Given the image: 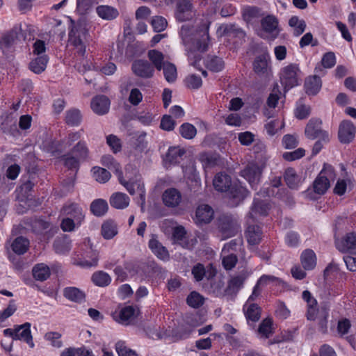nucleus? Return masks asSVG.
Here are the masks:
<instances>
[{"mask_svg":"<svg viewBox=\"0 0 356 356\" xmlns=\"http://www.w3.org/2000/svg\"><path fill=\"white\" fill-rule=\"evenodd\" d=\"M179 134L186 139H193L197 134V129L195 126L190 123H184L179 128Z\"/></svg>","mask_w":356,"mask_h":356,"instance_id":"nucleus-51","label":"nucleus"},{"mask_svg":"<svg viewBox=\"0 0 356 356\" xmlns=\"http://www.w3.org/2000/svg\"><path fill=\"white\" fill-rule=\"evenodd\" d=\"M335 244L340 252H352L356 250V234L348 233L341 239L336 240Z\"/></svg>","mask_w":356,"mask_h":356,"instance_id":"nucleus-13","label":"nucleus"},{"mask_svg":"<svg viewBox=\"0 0 356 356\" xmlns=\"http://www.w3.org/2000/svg\"><path fill=\"white\" fill-rule=\"evenodd\" d=\"M218 221L222 239L233 237L240 232V225L236 219L231 215H222Z\"/></svg>","mask_w":356,"mask_h":356,"instance_id":"nucleus-4","label":"nucleus"},{"mask_svg":"<svg viewBox=\"0 0 356 356\" xmlns=\"http://www.w3.org/2000/svg\"><path fill=\"white\" fill-rule=\"evenodd\" d=\"M135 310L133 307L127 306L122 308L118 314V319H116L121 324L128 325L130 319L134 316Z\"/></svg>","mask_w":356,"mask_h":356,"instance_id":"nucleus-46","label":"nucleus"},{"mask_svg":"<svg viewBox=\"0 0 356 356\" xmlns=\"http://www.w3.org/2000/svg\"><path fill=\"white\" fill-rule=\"evenodd\" d=\"M224 32L229 37H238L242 38L245 36V33L239 27L234 24H230L225 27Z\"/></svg>","mask_w":356,"mask_h":356,"instance_id":"nucleus-63","label":"nucleus"},{"mask_svg":"<svg viewBox=\"0 0 356 356\" xmlns=\"http://www.w3.org/2000/svg\"><path fill=\"white\" fill-rule=\"evenodd\" d=\"M17 39V31L16 29L10 30L1 36L0 39V49L3 52L9 50Z\"/></svg>","mask_w":356,"mask_h":356,"instance_id":"nucleus-25","label":"nucleus"},{"mask_svg":"<svg viewBox=\"0 0 356 356\" xmlns=\"http://www.w3.org/2000/svg\"><path fill=\"white\" fill-rule=\"evenodd\" d=\"M32 274L35 280L40 282L47 280L51 275L49 267L43 264H35L32 269Z\"/></svg>","mask_w":356,"mask_h":356,"instance_id":"nucleus-28","label":"nucleus"},{"mask_svg":"<svg viewBox=\"0 0 356 356\" xmlns=\"http://www.w3.org/2000/svg\"><path fill=\"white\" fill-rule=\"evenodd\" d=\"M31 324L26 322L22 325H16L15 340L25 341L31 348L34 347L33 337L31 332Z\"/></svg>","mask_w":356,"mask_h":356,"instance_id":"nucleus-14","label":"nucleus"},{"mask_svg":"<svg viewBox=\"0 0 356 356\" xmlns=\"http://www.w3.org/2000/svg\"><path fill=\"white\" fill-rule=\"evenodd\" d=\"M192 32L191 29L188 26L184 25L181 28L180 35L186 46L188 45L193 40H194L193 42V47L188 53V58L190 59H191L192 57L194 58V61L191 62V64L197 67V63L201 60L202 56L200 54H196L193 51L204 52L207 51L209 40V26L204 24L202 26L200 33H197L194 38L191 37Z\"/></svg>","mask_w":356,"mask_h":356,"instance_id":"nucleus-1","label":"nucleus"},{"mask_svg":"<svg viewBox=\"0 0 356 356\" xmlns=\"http://www.w3.org/2000/svg\"><path fill=\"white\" fill-rule=\"evenodd\" d=\"M129 197L123 193H115L110 198L111 205L118 209L127 208L129 204Z\"/></svg>","mask_w":356,"mask_h":356,"instance_id":"nucleus-29","label":"nucleus"},{"mask_svg":"<svg viewBox=\"0 0 356 356\" xmlns=\"http://www.w3.org/2000/svg\"><path fill=\"white\" fill-rule=\"evenodd\" d=\"M213 184L218 191H227L232 186L231 177L227 174L220 172L215 176Z\"/></svg>","mask_w":356,"mask_h":356,"instance_id":"nucleus-23","label":"nucleus"},{"mask_svg":"<svg viewBox=\"0 0 356 356\" xmlns=\"http://www.w3.org/2000/svg\"><path fill=\"white\" fill-rule=\"evenodd\" d=\"M207 68L213 72H220L225 67L222 59L216 56L208 55L204 60Z\"/></svg>","mask_w":356,"mask_h":356,"instance_id":"nucleus-35","label":"nucleus"},{"mask_svg":"<svg viewBox=\"0 0 356 356\" xmlns=\"http://www.w3.org/2000/svg\"><path fill=\"white\" fill-rule=\"evenodd\" d=\"M268 55L264 54L255 58L253 62L254 72L259 76H264L268 74Z\"/></svg>","mask_w":356,"mask_h":356,"instance_id":"nucleus-24","label":"nucleus"},{"mask_svg":"<svg viewBox=\"0 0 356 356\" xmlns=\"http://www.w3.org/2000/svg\"><path fill=\"white\" fill-rule=\"evenodd\" d=\"M229 189V196L232 207H236L248 195V191L239 184H232Z\"/></svg>","mask_w":356,"mask_h":356,"instance_id":"nucleus-15","label":"nucleus"},{"mask_svg":"<svg viewBox=\"0 0 356 356\" xmlns=\"http://www.w3.org/2000/svg\"><path fill=\"white\" fill-rule=\"evenodd\" d=\"M82 120V115L79 110L72 108L66 112L65 122L71 126H79Z\"/></svg>","mask_w":356,"mask_h":356,"instance_id":"nucleus-40","label":"nucleus"},{"mask_svg":"<svg viewBox=\"0 0 356 356\" xmlns=\"http://www.w3.org/2000/svg\"><path fill=\"white\" fill-rule=\"evenodd\" d=\"M149 248L159 259L162 260L168 259L169 254L168 250L156 238H152L149 240Z\"/></svg>","mask_w":356,"mask_h":356,"instance_id":"nucleus-32","label":"nucleus"},{"mask_svg":"<svg viewBox=\"0 0 356 356\" xmlns=\"http://www.w3.org/2000/svg\"><path fill=\"white\" fill-rule=\"evenodd\" d=\"M185 153L186 151L179 147H170L166 153L165 161L170 163H176Z\"/></svg>","mask_w":356,"mask_h":356,"instance_id":"nucleus-45","label":"nucleus"},{"mask_svg":"<svg viewBox=\"0 0 356 356\" xmlns=\"http://www.w3.org/2000/svg\"><path fill=\"white\" fill-rule=\"evenodd\" d=\"M70 152L80 160H84L88 156V149L86 144L81 140H79Z\"/></svg>","mask_w":356,"mask_h":356,"instance_id":"nucleus-44","label":"nucleus"},{"mask_svg":"<svg viewBox=\"0 0 356 356\" xmlns=\"http://www.w3.org/2000/svg\"><path fill=\"white\" fill-rule=\"evenodd\" d=\"M334 170L330 165H324L323 168L318 174L313 183V189L315 193L323 195L330 186V181L334 179Z\"/></svg>","mask_w":356,"mask_h":356,"instance_id":"nucleus-3","label":"nucleus"},{"mask_svg":"<svg viewBox=\"0 0 356 356\" xmlns=\"http://www.w3.org/2000/svg\"><path fill=\"white\" fill-rule=\"evenodd\" d=\"M63 296L72 302L81 303L85 300L86 294L76 287L69 286L63 289Z\"/></svg>","mask_w":356,"mask_h":356,"instance_id":"nucleus-26","label":"nucleus"},{"mask_svg":"<svg viewBox=\"0 0 356 356\" xmlns=\"http://www.w3.org/2000/svg\"><path fill=\"white\" fill-rule=\"evenodd\" d=\"M243 238L238 236L234 239L231 240L229 242L225 243L222 248V253H229L231 251H236L243 244Z\"/></svg>","mask_w":356,"mask_h":356,"instance_id":"nucleus-56","label":"nucleus"},{"mask_svg":"<svg viewBox=\"0 0 356 356\" xmlns=\"http://www.w3.org/2000/svg\"><path fill=\"white\" fill-rule=\"evenodd\" d=\"M88 31L84 24L72 23V29L69 32V42L76 49L80 56H84L86 44L88 42Z\"/></svg>","mask_w":356,"mask_h":356,"instance_id":"nucleus-2","label":"nucleus"},{"mask_svg":"<svg viewBox=\"0 0 356 356\" xmlns=\"http://www.w3.org/2000/svg\"><path fill=\"white\" fill-rule=\"evenodd\" d=\"M110 104V100L106 96L97 95L92 99L90 107L95 113L103 115L108 112Z\"/></svg>","mask_w":356,"mask_h":356,"instance_id":"nucleus-12","label":"nucleus"},{"mask_svg":"<svg viewBox=\"0 0 356 356\" xmlns=\"http://www.w3.org/2000/svg\"><path fill=\"white\" fill-rule=\"evenodd\" d=\"M268 210L269 206L266 202L254 199L251 210L248 215V218L252 222H254L257 215L266 216Z\"/></svg>","mask_w":356,"mask_h":356,"instance_id":"nucleus-21","label":"nucleus"},{"mask_svg":"<svg viewBox=\"0 0 356 356\" xmlns=\"http://www.w3.org/2000/svg\"><path fill=\"white\" fill-rule=\"evenodd\" d=\"M162 70L164 77L168 83H174L176 81L177 71L176 66L173 63L166 61Z\"/></svg>","mask_w":356,"mask_h":356,"instance_id":"nucleus-43","label":"nucleus"},{"mask_svg":"<svg viewBox=\"0 0 356 356\" xmlns=\"http://www.w3.org/2000/svg\"><path fill=\"white\" fill-rule=\"evenodd\" d=\"M216 271L213 268L206 271L204 266L202 264H197L192 268V274L197 282L202 281L204 277L207 280H211L215 277Z\"/></svg>","mask_w":356,"mask_h":356,"instance_id":"nucleus-22","label":"nucleus"},{"mask_svg":"<svg viewBox=\"0 0 356 356\" xmlns=\"http://www.w3.org/2000/svg\"><path fill=\"white\" fill-rule=\"evenodd\" d=\"M305 134L308 138L312 140L318 138L321 139L323 143H327L330 140L329 134L322 129V121L319 119L309 120L305 127Z\"/></svg>","mask_w":356,"mask_h":356,"instance_id":"nucleus-6","label":"nucleus"},{"mask_svg":"<svg viewBox=\"0 0 356 356\" xmlns=\"http://www.w3.org/2000/svg\"><path fill=\"white\" fill-rule=\"evenodd\" d=\"M245 277L243 275H238L232 277L225 289L226 295H233L238 292V291L243 286Z\"/></svg>","mask_w":356,"mask_h":356,"instance_id":"nucleus-36","label":"nucleus"},{"mask_svg":"<svg viewBox=\"0 0 356 356\" xmlns=\"http://www.w3.org/2000/svg\"><path fill=\"white\" fill-rule=\"evenodd\" d=\"M211 280L210 291L213 293L216 296H220L226 294L225 293L224 282L221 280H214L213 278Z\"/></svg>","mask_w":356,"mask_h":356,"instance_id":"nucleus-58","label":"nucleus"},{"mask_svg":"<svg viewBox=\"0 0 356 356\" xmlns=\"http://www.w3.org/2000/svg\"><path fill=\"white\" fill-rule=\"evenodd\" d=\"M253 222L250 218H248V225L245 232L248 242L252 245L258 244L262 237V232L260 227L252 224Z\"/></svg>","mask_w":356,"mask_h":356,"instance_id":"nucleus-16","label":"nucleus"},{"mask_svg":"<svg viewBox=\"0 0 356 356\" xmlns=\"http://www.w3.org/2000/svg\"><path fill=\"white\" fill-rule=\"evenodd\" d=\"M108 204L103 199H97L90 204V211L96 216H104L108 210Z\"/></svg>","mask_w":356,"mask_h":356,"instance_id":"nucleus-39","label":"nucleus"},{"mask_svg":"<svg viewBox=\"0 0 356 356\" xmlns=\"http://www.w3.org/2000/svg\"><path fill=\"white\" fill-rule=\"evenodd\" d=\"M48 60L46 55L38 56L29 63V68L34 73L40 74L46 69Z\"/></svg>","mask_w":356,"mask_h":356,"instance_id":"nucleus-38","label":"nucleus"},{"mask_svg":"<svg viewBox=\"0 0 356 356\" xmlns=\"http://www.w3.org/2000/svg\"><path fill=\"white\" fill-rule=\"evenodd\" d=\"M356 128L349 120H343L339 127L338 137L341 143H350L355 138Z\"/></svg>","mask_w":356,"mask_h":356,"instance_id":"nucleus-11","label":"nucleus"},{"mask_svg":"<svg viewBox=\"0 0 356 356\" xmlns=\"http://www.w3.org/2000/svg\"><path fill=\"white\" fill-rule=\"evenodd\" d=\"M181 200L180 192L176 188H171L165 191L163 194V201L168 207H175L179 204Z\"/></svg>","mask_w":356,"mask_h":356,"instance_id":"nucleus-19","label":"nucleus"},{"mask_svg":"<svg viewBox=\"0 0 356 356\" xmlns=\"http://www.w3.org/2000/svg\"><path fill=\"white\" fill-rule=\"evenodd\" d=\"M64 165L68 169H77L79 166V159L72 154L70 152L63 156Z\"/></svg>","mask_w":356,"mask_h":356,"instance_id":"nucleus-57","label":"nucleus"},{"mask_svg":"<svg viewBox=\"0 0 356 356\" xmlns=\"http://www.w3.org/2000/svg\"><path fill=\"white\" fill-rule=\"evenodd\" d=\"M350 327V321L348 318H342L338 321L337 332L340 337H343L348 333Z\"/></svg>","mask_w":356,"mask_h":356,"instance_id":"nucleus-64","label":"nucleus"},{"mask_svg":"<svg viewBox=\"0 0 356 356\" xmlns=\"http://www.w3.org/2000/svg\"><path fill=\"white\" fill-rule=\"evenodd\" d=\"M186 302L189 306L198 308L204 304V298L199 293L193 291L188 296Z\"/></svg>","mask_w":356,"mask_h":356,"instance_id":"nucleus-53","label":"nucleus"},{"mask_svg":"<svg viewBox=\"0 0 356 356\" xmlns=\"http://www.w3.org/2000/svg\"><path fill=\"white\" fill-rule=\"evenodd\" d=\"M84 245L86 249L83 253V258L80 259L76 264L83 268L97 266L99 260L98 252L92 248L89 238L85 239Z\"/></svg>","mask_w":356,"mask_h":356,"instance_id":"nucleus-7","label":"nucleus"},{"mask_svg":"<svg viewBox=\"0 0 356 356\" xmlns=\"http://www.w3.org/2000/svg\"><path fill=\"white\" fill-rule=\"evenodd\" d=\"M102 163L111 170H113L117 173H119V176H122L120 165L111 155L103 156L102 158Z\"/></svg>","mask_w":356,"mask_h":356,"instance_id":"nucleus-49","label":"nucleus"},{"mask_svg":"<svg viewBox=\"0 0 356 356\" xmlns=\"http://www.w3.org/2000/svg\"><path fill=\"white\" fill-rule=\"evenodd\" d=\"M264 168V164L259 165L256 163H250L241 171V175L249 182L252 188L256 189Z\"/></svg>","mask_w":356,"mask_h":356,"instance_id":"nucleus-9","label":"nucleus"},{"mask_svg":"<svg viewBox=\"0 0 356 356\" xmlns=\"http://www.w3.org/2000/svg\"><path fill=\"white\" fill-rule=\"evenodd\" d=\"M44 339L51 342L52 346L55 348H60L63 342L60 340L61 334L57 332H49L44 334Z\"/></svg>","mask_w":356,"mask_h":356,"instance_id":"nucleus-61","label":"nucleus"},{"mask_svg":"<svg viewBox=\"0 0 356 356\" xmlns=\"http://www.w3.org/2000/svg\"><path fill=\"white\" fill-rule=\"evenodd\" d=\"M63 211L64 214L75 220L76 225H81L84 219V212L82 208L77 204L72 203L69 205H65L63 207Z\"/></svg>","mask_w":356,"mask_h":356,"instance_id":"nucleus-17","label":"nucleus"},{"mask_svg":"<svg viewBox=\"0 0 356 356\" xmlns=\"http://www.w3.org/2000/svg\"><path fill=\"white\" fill-rule=\"evenodd\" d=\"M92 281L95 285L104 287L111 283V277L108 273L100 270L93 273Z\"/></svg>","mask_w":356,"mask_h":356,"instance_id":"nucleus-41","label":"nucleus"},{"mask_svg":"<svg viewBox=\"0 0 356 356\" xmlns=\"http://www.w3.org/2000/svg\"><path fill=\"white\" fill-rule=\"evenodd\" d=\"M54 248L58 254H65L70 251V245L64 238H58L54 242Z\"/></svg>","mask_w":356,"mask_h":356,"instance_id":"nucleus-55","label":"nucleus"},{"mask_svg":"<svg viewBox=\"0 0 356 356\" xmlns=\"http://www.w3.org/2000/svg\"><path fill=\"white\" fill-rule=\"evenodd\" d=\"M213 217V210L208 204L200 205L195 212V220L198 224H207Z\"/></svg>","mask_w":356,"mask_h":356,"instance_id":"nucleus-18","label":"nucleus"},{"mask_svg":"<svg viewBox=\"0 0 356 356\" xmlns=\"http://www.w3.org/2000/svg\"><path fill=\"white\" fill-rule=\"evenodd\" d=\"M147 56L154 69L156 68L158 71H161L163 68L166 61H165V56L162 52L152 49L148 51Z\"/></svg>","mask_w":356,"mask_h":356,"instance_id":"nucleus-31","label":"nucleus"},{"mask_svg":"<svg viewBox=\"0 0 356 356\" xmlns=\"http://www.w3.org/2000/svg\"><path fill=\"white\" fill-rule=\"evenodd\" d=\"M117 234V226L113 221L108 220L102 224V235L105 239H111Z\"/></svg>","mask_w":356,"mask_h":356,"instance_id":"nucleus-42","label":"nucleus"},{"mask_svg":"<svg viewBox=\"0 0 356 356\" xmlns=\"http://www.w3.org/2000/svg\"><path fill=\"white\" fill-rule=\"evenodd\" d=\"M17 310V306L15 300L9 301L8 307L0 312V323L4 322L7 318L10 317Z\"/></svg>","mask_w":356,"mask_h":356,"instance_id":"nucleus-59","label":"nucleus"},{"mask_svg":"<svg viewBox=\"0 0 356 356\" xmlns=\"http://www.w3.org/2000/svg\"><path fill=\"white\" fill-rule=\"evenodd\" d=\"M272 283L275 286H282L284 282L279 277L273 275H262L257 282V284L259 286H265Z\"/></svg>","mask_w":356,"mask_h":356,"instance_id":"nucleus-54","label":"nucleus"},{"mask_svg":"<svg viewBox=\"0 0 356 356\" xmlns=\"http://www.w3.org/2000/svg\"><path fill=\"white\" fill-rule=\"evenodd\" d=\"M261 307H259L257 304H250L245 312V316L247 319L253 322L258 321L261 316Z\"/></svg>","mask_w":356,"mask_h":356,"instance_id":"nucleus-52","label":"nucleus"},{"mask_svg":"<svg viewBox=\"0 0 356 356\" xmlns=\"http://www.w3.org/2000/svg\"><path fill=\"white\" fill-rule=\"evenodd\" d=\"M261 25L265 32L273 33L277 29L278 20L275 16L268 15L262 18L261 20Z\"/></svg>","mask_w":356,"mask_h":356,"instance_id":"nucleus-37","label":"nucleus"},{"mask_svg":"<svg viewBox=\"0 0 356 356\" xmlns=\"http://www.w3.org/2000/svg\"><path fill=\"white\" fill-rule=\"evenodd\" d=\"M176 3L175 17L179 22L192 19L194 15V6L191 0H175Z\"/></svg>","mask_w":356,"mask_h":356,"instance_id":"nucleus-8","label":"nucleus"},{"mask_svg":"<svg viewBox=\"0 0 356 356\" xmlns=\"http://www.w3.org/2000/svg\"><path fill=\"white\" fill-rule=\"evenodd\" d=\"M300 70L297 64H289L280 72V82L285 91L298 85V75Z\"/></svg>","mask_w":356,"mask_h":356,"instance_id":"nucleus-5","label":"nucleus"},{"mask_svg":"<svg viewBox=\"0 0 356 356\" xmlns=\"http://www.w3.org/2000/svg\"><path fill=\"white\" fill-rule=\"evenodd\" d=\"M92 171L94 179L99 183H106L111 178V173L104 168L94 167Z\"/></svg>","mask_w":356,"mask_h":356,"instance_id":"nucleus-48","label":"nucleus"},{"mask_svg":"<svg viewBox=\"0 0 356 356\" xmlns=\"http://www.w3.org/2000/svg\"><path fill=\"white\" fill-rule=\"evenodd\" d=\"M284 179L286 185L291 189H297L300 184V177L293 168H287L284 174Z\"/></svg>","mask_w":356,"mask_h":356,"instance_id":"nucleus-34","label":"nucleus"},{"mask_svg":"<svg viewBox=\"0 0 356 356\" xmlns=\"http://www.w3.org/2000/svg\"><path fill=\"white\" fill-rule=\"evenodd\" d=\"M96 11L99 17L106 20H112L115 19L118 15V10L110 6H99Z\"/></svg>","mask_w":356,"mask_h":356,"instance_id":"nucleus-33","label":"nucleus"},{"mask_svg":"<svg viewBox=\"0 0 356 356\" xmlns=\"http://www.w3.org/2000/svg\"><path fill=\"white\" fill-rule=\"evenodd\" d=\"M273 320L270 318L264 319L259 324L258 332L265 339L268 338L273 333Z\"/></svg>","mask_w":356,"mask_h":356,"instance_id":"nucleus-47","label":"nucleus"},{"mask_svg":"<svg viewBox=\"0 0 356 356\" xmlns=\"http://www.w3.org/2000/svg\"><path fill=\"white\" fill-rule=\"evenodd\" d=\"M133 73L143 79H149L154 76V66L147 60L138 59L133 62L131 65Z\"/></svg>","mask_w":356,"mask_h":356,"instance_id":"nucleus-10","label":"nucleus"},{"mask_svg":"<svg viewBox=\"0 0 356 356\" xmlns=\"http://www.w3.org/2000/svg\"><path fill=\"white\" fill-rule=\"evenodd\" d=\"M115 350L118 356H137L136 351L127 348L122 341L116 343Z\"/></svg>","mask_w":356,"mask_h":356,"instance_id":"nucleus-60","label":"nucleus"},{"mask_svg":"<svg viewBox=\"0 0 356 356\" xmlns=\"http://www.w3.org/2000/svg\"><path fill=\"white\" fill-rule=\"evenodd\" d=\"M29 240L24 236L17 237L11 244L12 250L18 255L24 254L29 248Z\"/></svg>","mask_w":356,"mask_h":356,"instance_id":"nucleus-30","label":"nucleus"},{"mask_svg":"<svg viewBox=\"0 0 356 356\" xmlns=\"http://www.w3.org/2000/svg\"><path fill=\"white\" fill-rule=\"evenodd\" d=\"M322 87L321 78L317 75L309 76L305 81V90L308 95H316Z\"/></svg>","mask_w":356,"mask_h":356,"instance_id":"nucleus-20","label":"nucleus"},{"mask_svg":"<svg viewBox=\"0 0 356 356\" xmlns=\"http://www.w3.org/2000/svg\"><path fill=\"white\" fill-rule=\"evenodd\" d=\"M261 10L255 6H249L244 8L243 12V19L249 22L255 18L262 16Z\"/></svg>","mask_w":356,"mask_h":356,"instance_id":"nucleus-50","label":"nucleus"},{"mask_svg":"<svg viewBox=\"0 0 356 356\" xmlns=\"http://www.w3.org/2000/svg\"><path fill=\"white\" fill-rule=\"evenodd\" d=\"M155 32H161L165 29L168 25L167 20L161 16H155L151 22Z\"/></svg>","mask_w":356,"mask_h":356,"instance_id":"nucleus-62","label":"nucleus"},{"mask_svg":"<svg viewBox=\"0 0 356 356\" xmlns=\"http://www.w3.org/2000/svg\"><path fill=\"white\" fill-rule=\"evenodd\" d=\"M300 260L305 270H312L316 265V254L311 249H307L302 252Z\"/></svg>","mask_w":356,"mask_h":356,"instance_id":"nucleus-27","label":"nucleus"}]
</instances>
